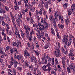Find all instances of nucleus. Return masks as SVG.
Wrapping results in <instances>:
<instances>
[{"label": "nucleus", "mask_w": 75, "mask_h": 75, "mask_svg": "<svg viewBox=\"0 0 75 75\" xmlns=\"http://www.w3.org/2000/svg\"><path fill=\"white\" fill-rule=\"evenodd\" d=\"M62 52H63L64 54L66 55H67V52H66L65 51V50L63 47H62Z\"/></svg>", "instance_id": "11"}, {"label": "nucleus", "mask_w": 75, "mask_h": 75, "mask_svg": "<svg viewBox=\"0 0 75 75\" xmlns=\"http://www.w3.org/2000/svg\"><path fill=\"white\" fill-rule=\"evenodd\" d=\"M10 48V47L8 46L6 48V51H8V50H9V48Z\"/></svg>", "instance_id": "54"}, {"label": "nucleus", "mask_w": 75, "mask_h": 75, "mask_svg": "<svg viewBox=\"0 0 75 75\" xmlns=\"http://www.w3.org/2000/svg\"><path fill=\"white\" fill-rule=\"evenodd\" d=\"M56 33L57 38H59V33L57 32V31Z\"/></svg>", "instance_id": "45"}, {"label": "nucleus", "mask_w": 75, "mask_h": 75, "mask_svg": "<svg viewBox=\"0 0 75 75\" xmlns=\"http://www.w3.org/2000/svg\"><path fill=\"white\" fill-rule=\"evenodd\" d=\"M29 68L31 71H33V64H31V65L29 67Z\"/></svg>", "instance_id": "23"}, {"label": "nucleus", "mask_w": 75, "mask_h": 75, "mask_svg": "<svg viewBox=\"0 0 75 75\" xmlns=\"http://www.w3.org/2000/svg\"><path fill=\"white\" fill-rule=\"evenodd\" d=\"M47 4H51V0H48V1H47Z\"/></svg>", "instance_id": "36"}, {"label": "nucleus", "mask_w": 75, "mask_h": 75, "mask_svg": "<svg viewBox=\"0 0 75 75\" xmlns=\"http://www.w3.org/2000/svg\"><path fill=\"white\" fill-rule=\"evenodd\" d=\"M2 24L3 26H4L5 25H6V22H5L4 21H2Z\"/></svg>", "instance_id": "43"}, {"label": "nucleus", "mask_w": 75, "mask_h": 75, "mask_svg": "<svg viewBox=\"0 0 75 75\" xmlns=\"http://www.w3.org/2000/svg\"><path fill=\"white\" fill-rule=\"evenodd\" d=\"M32 48L33 49V50L34 49V47H35V45L34 44V43H32V45H31Z\"/></svg>", "instance_id": "39"}, {"label": "nucleus", "mask_w": 75, "mask_h": 75, "mask_svg": "<svg viewBox=\"0 0 75 75\" xmlns=\"http://www.w3.org/2000/svg\"><path fill=\"white\" fill-rule=\"evenodd\" d=\"M4 7H5V10L6 11H8L10 10L9 9V8L7 6H4Z\"/></svg>", "instance_id": "19"}, {"label": "nucleus", "mask_w": 75, "mask_h": 75, "mask_svg": "<svg viewBox=\"0 0 75 75\" xmlns=\"http://www.w3.org/2000/svg\"><path fill=\"white\" fill-rule=\"evenodd\" d=\"M62 63L64 69H65V61H64V60H62Z\"/></svg>", "instance_id": "12"}, {"label": "nucleus", "mask_w": 75, "mask_h": 75, "mask_svg": "<svg viewBox=\"0 0 75 75\" xmlns=\"http://www.w3.org/2000/svg\"><path fill=\"white\" fill-rule=\"evenodd\" d=\"M34 52L35 53L37 56H38V55H39V53L38 52V50L35 51L34 50Z\"/></svg>", "instance_id": "26"}, {"label": "nucleus", "mask_w": 75, "mask_h": 75, "mask_svg": "<svg viewBox=\"0 0 75 75\" xmlns=\"http://www.w3.org/2000/svg\"><path fill=\"white\" fill-rule=\"evenodd\" d=\"M30 10H31V11H32L33 12H34V11H35V8L33 7V8L31 9Z\"/></svg>", "instance_id": "64"}, {"label": "nucleus", "mask_w": 75, "mask_h": 75, "mask_svg": "<svg viewBox=\"0 0 75 75\" xmlns=\"http://www.w3.org/2000/svg\"><path fill=\"white\" fill-rule=\"evenodd\" d=\"M3 13H4V14H6V10L2 8H0V13L1 14H3Z\"/></svg>", "instance_id": "5"}, {"label": "nucleus", "mask_w": 75, "mask_h": 75, "mask_svg": "<svg viewBox=\"0 0 75 75\" xmlns=\"http://www.w3.org/2000/svg\"><path fill=\"white\" fill-rule=\"evenodd\" d=\"M24 56L26 58H27V56L29 58H30V57H31L30 55V53L28 52L27 50H24Z\"/></svg>", "instance_id": "4"}, {"label": "nucleus", "mask_w": 75, "mask_h": 75, "mask_svg": "<svg viewBox=\"0 0 75 75\" xmlns=\"http://www.w3.org/2000/svg\"><path fill=\"white\" fill-rule=\"evenodd\" d=\"M8 34L9 35H12V32H11V31L9 30V31Z\"/></svg>", "instance_id": "42"}, {"label": "nucleus", "mask_w": 75, "mask_h": 75, "mask_svg": "<svg viewBox=\"0 0 75 75\" xmlns=\"http://www.w3.org/2000/svg\"><path fill=\"white\" fill-rule=\"evenodd\" d=\"M69 41L71 42L72 41V39L73 38V41L75 40V38L72 35L69 34Z\"/></svg>", "instance_id": "8"}, {"label": "nucleus", "mask_w": 75, "mask_h": 75, "mask_svg": "<svg viewBox=\"0 0 75 75\" xmlns=\"http://www.w3.org/2000/svg\"><path fill=\"white\" fill-rule=\"evenodd\" d=\"M51 67H48L47 69H46V66L44 65L42 67V69L44 71H49V72H50L51 70Z\"/></svg>", "instance_id": "3"}, {"label": "nucleus", "mask_w": 75, "mask_h": 75, "mask_svg": "<svg viewBox=\"0 0 75 75\" xmlns=\"http://www.w3.org/2000/svg\"><path fill=\"white\" fill-rule=\"evenodd\" d=\"M72 12L70 11L69 10L68 11V13L69 14V16H70Z\"/></svg>", "instance_id": "56"}, {"label": "nucleus", "mask_w": 75, "mask_h": 75, "mask_svg": "<svg viewBox=\"0 0 75 75\" xmlns=\"http://www.w3.org/2000/svg\"><path fill=\"white\" fill-rule=\"evenodd\" d=\"M14 7L15 10H17V9L18 10H19V7H18V6L17 5H16V6H15Z\"/></svg>", "instance_id": "27"}, {"label": "nucleus", "mask_w": 75, "mask_h": 75, "mask_svg": "<svg viewBox=\"0 0 75 75\" xmlns=\"http://www.w3.org/2000/svg\"><path fill=\"white\" fill-rule=\"evenodd\" d=\"M36 47L37 48H38V49H39L40 48V46H39V44H38V43H36Z\"/></svg>", "instance_id": "50"}, {"label": "nucleus", "mask_w": 75, "mask_h": 75, "mask_svg": "<svg viewBox=\"0 0 75 75\" xmlns=\"http://www.w3.org/2000/svg\"><path fill=\"white\" fill-rule=\"evenodd\" d=\"M69 42L68 43V45H67L68 47H69V45H70L71 44V42H72V41H71V40H69Z\"/></svg>", "instance_id": "37"}, {"label": "nucleus", "mask_w": 75, "mask_h": 75, "mask_svg": "<svg viewBox=\"0 0 75 75\" xmlns=\"http://www.w3.org/2000/svg\"><path fill=\"white\" fill-rule=\"evenodd\" d=\"M9 64L11 65V66H12L13 65H14V62H12L11 61H9Z\"/></svg>", "instance_id": "33"}, {"label": "nucleus", "mask_w": 75, "mask_h": 75, "mask_svg": "<svg viewBox=\"0 0 75 75\" xmlns=\"http://www.w3.org/2000/svg\"><path fill=\"white\" fill-rule=\"evenodd\" d=\"M52 64L53 65H54V58H52Z\"/></svg>", "instance_id": "38"}, {"label": "nucleus", "mask_w": 75, "mask_h": 75, "mask_svg": "<svg viewBox=\"0 0 75 75\" xmlns=\"http://www.w3.org/2000/svg\"><path fill=\"white\" fill-rule=\"evenodd\" d=\"M22 13L23 16L25 15V11L23 10L22 12Z\"/></svg>", "instance_id": "60"}, {"label": "nucleus", "mask_w": 75, "mask_h": 75, "mask_svg": "<svg viewBox=\"0 0 75 75\" xmlns=\"http://www.w3.org/2000/svg\"><path fill=\"white\" fill-rule=\"evenodd\" d=\"M64 47L65 50H66V52H67L68 51V49H67V46L65 45V44L64 45Z\"/></svg>", "instance_id": "48"}, {"label": "nucleus", "mask_w": 75, "mask_h": 75, "mask_svg": "<svg viewBox=\"0 0 75 75\" xmlns=\"http://www.w3.org/2000/svg\"><path fill=\"white\" fill-rule=\"evenodd\" d=\"M13 45L14 46H16V45H17V43L16 42H14L13 43Z\"/></svg>", "instance_id": "55"}, {"label": "nucleus", "mask_w": 75, "mask_h": 75, "mask_svg": "<svg viewBox=\"0 0 75 75\" xmlns=\"http://www.w3.org/2000/svg\"><path fill=\"white\" fill-rule=\"evenodd\" d=\"M61 15V13L60 12H58V11L55 12L54 13V17H58L59 16Z\"/></svg>", "instance_id": "6"}, {"label": "nucleus", "mask_w": 75, "mask_h": 75, "mask_svg": "<svg viewBox=\"0 0 75 75\" xmlns=\"http://www.w3.org/2000/svg\"><path fill=\"white\" fill-rule=\"evenodd\" d=\"M69 36L68 35H64V38L62 39L63 44H67L68 42V38H69Z\"/></svg>", "instance_id": "2"}, {"label": "nucleus", "mask_w": 75, "mask_h": 75, "mask_svg": "<svg viewBox=\"0 0 75 75\" xmlns=\"http://www.w3.org/2000/svg\"><path fill=\"white\" fill-rule=\"evenodd\" d=\"M3 47H0V54H4V52L3 51Z\"/></svg>", "instance_id": "20"}, {"label": "nucleus", "mask_w": 75, "mask_h": 75, "mask_svg": "<svg viewBox=\"0 0 75 75\" xmlns=\"http://www.w3.org/2000/svg\"><path fill=\"white\" fill-rule=\"evenodd\" d=\"M55 62L56 64H58V61L57 60V59H55Z\"/></svg>", "instance_id": "53"}, {"label": "nucleus", "mask_w": 75, "mask_h": 75, "mask_svg": "<svg viewBox=\"0 0 75 75\" xmlns=\"http://www.w3.org/2000/svg\"><path fill=\"white\" fill-rule=\"evenodd\" d=\"M41 21L42 23V24H43V23H44V20L43 18H42L41 19Z\"/></svg>", "instance_id": "57"}, {"label": "nucleus", "mask_w": 75, "mask_h": 75, "mask_svg": "<svg viewBox=\"0 0 75 75\" xmlns=\"http://www.w3.org/2000/svg\"><path fill=\"white\" fill-rule=\"evenodd\" d=\"M39 13L40 15H42V10H41V9H40Z\"/></svg>", "instance_id": "44"}, {"label": "nucleus", "mask_w": 75, "mask_h": 75, "mask_svg": "<svg viewBox=\"0 0 75 75\" xmlns=\"http://www.w3.org/2000/svg\"><path fill=\"white\" fill-rule=\"evenodd\" d=\"M14 58L15 59H17V54H14Z\"/></svg>", "instance_id": "62"}, {"label": "nucleus", "mask_w": 75, "mask_h": 75, "mask_svg": "<svg viewBox=\"0 0 75 75\" xmlns=\"http://www.w3.org/2000/svg\"><path fill=\"white\" fill-rule=\"evenodd\" d=\"M53 24L54 26V27H57V24L56 23V22H55V18H53Z\"/></svg>", "instance_id": "13"}, {"label": "nucleus", "mask_w": 75, "mask_h": 75, "mask_svg": "<svg viewBox=\"0 0 75 75\" xmlns=\"http://www.w3.org/2000/svg\"><path fill=\"white\" fill-rule=\"evenodd\" d=\"M15 52L16 53L15 54H18V51H17V48H15Z\"/></svg>", "instance_id": "49"}, {"label": "nucleus", "mask_w": 75, "mask_h": 75, "mask_svg": "<svg viewBox=\"0 0 75 75\" xmlns=\"http://www.w3.org/2000/svg\"><path fill=\"white\" fill-rule=\"evenodd\" d=\"M42 0V2H41V5L42 6V7L43 6L42 4H44V0Z\"/></svg>", "instance_id": "59"}, {"label": "nucleus", "mask_w": 75, "mask_h": 75, "mask_svg": "<svg viewBox=\"0 0 75 75\" xmlns=\"http://www.w3.org/2000/svg\"><path fill=\"white\" fill-rule=\"evenodd\" d=\"M14 63L15 64H16L17 65L18 64L19 65H20V64L18 63V62H17V61L16 60L14 61Z\"/></svg>", "instance_id": "32"}, {"label": "nucleus", "mask_w": 75, "mask_h": 75, "mask_svg": "<svg viewBox=\"0 0 75 75\" xmlns=\"http://www.w3.org/2000/svg\"><path fill=\"white\" fill-rule=\"evenodd\" d=\"M21 36L22 38H24L25 37V33H22L21 34Z\"/></svg>", "instance_id": "34"}, {"label": "nucleus", "mask_w": 75, "mask_h": 75, "mask_svg": "<svg viewBox=\"0 0 75 75\" xmlns=\"http://www.w3.org/2000/svg\"><path fill=\"white\" fill-rule=\"evenodd\" d=\"M69 68L70 69H73V68H74V66H73V65H72V64H71L69 66Z\"/></svg>", "instance_id": "29"}, {"label": "nucleus", "mask_w": 75, "mask_h": 75, "mask_svg": "<svg viewBox=\"0 0 75 75\" xmlns=\"http://www.w3.org/2000/svg\"><path fill=\"white\" fill-rule=\"evenodd\" d=\"M54 48L56 49L55 50V53H54L55 56L57 57H60L61 55V53H60L59 50V48L57 47V46H55Z\"/></svg>", "instance_id": "1"}, {"label": "nucleus", "mask_w": 75, "mask_h": 75, "mask_svg": "<svg viewBox=\"0 0 75 75\" xmlns=\"http://www.w3.org/2000/svg\"><path fill=\"white\" fill-rule=\"evenodd\" d=\"M13 25H14V28H16V30L15 31V32H17V31L18 30L17 28V26H16V24H13Z\"/></svg>", "instance_id": "28"}, {"label": "nucleus", "mask_w": 75, "mask_h": 75, "mask_svg": "<svg viewBox=\"0 0 75 75\" xmlns=\"http://www.w3.org/2000/svg\"><path fill=\"white\" fill-rule=\"evenodd\" d=\"M8 72H9V73H10V72H13V71L12 70H11L10 69H8Z\"/></svg>", "instance_id": "63"}, {"label": "nucleus", "mask_w": 75, "mask_h": 75, "mask_svg": "<svg viewBox=\"0 0 75 75\" xmlns=\"http://www.w3.org/2000/svg\"><path fill=\"white\" fill-rule=\"evenodd\" d=\"M46 66L48 67H51V64L50 63H49L46 65Z\"/></svg>", "instance_id": "46"}, {"label": "nucleus", "mask_w": 75, "mask_h": 75, "mask_svg": "<svg viewBox=\"0 0 75 75\" xmlns=\"http://www.w3.org/2000/svg\"><path fill=\"white\" fill-rule=\"evenodd\" d=\"M22 67H18L17 68V69H18L19 71H22Z\"/></svg>", "instance_id": "30"}, {"label": "nucleus", "mask_w": 75, "mask_h": 75, "mask_svg": "<svg viewBox=\"0 0 75 75\" xmlns=\"http://www.w3.org/2000/svg\"><path fill=\"white\" fill-rule=\"evenodd\" d=\"M68 4L67 3H65L63 5V8H66L67 7V6H68Z\"/></svg>", "instance_id": "25"}, {"label": "nucleus", "mask_w": 75, "mask_h": 75, "mask_svg": "<svg viewBox=\"0 0 75 75\" xmlns=\"http://www.w3.org/2000/svg\"><path fill=\"white\" fill-rule=\"evenodd\" d=\"M67 71L68 74H69V73H71V70H70V68H69V67H67Z\"/></svg>", "instance_id": "31"}, {"label": "nucleus", "mask_w": 75, "mask_h": 75, "mask_svg": "<svg viewBox=\"0 0 75 75\" xmlns=\"http://www.w3.org/2000/svg\"><path fill=\"white\" fill-rule=\"evenodd\" d=\"M68 55L73 57L74 56V54L72 53H70L69 54H68Z\"/></svg>", "instance_id": "40"}, {"label": "nucleus", "mask_w": 75, "mask_h": 75, "mask_svg": "<svg viewBox=\"0 0 75 75\" xmlns=\"http://www.w3.org/2000/svg\"><path fill=\"white\" fill-rule=\"evenodd\" d=\"M10 52H11V53L13 54V52H15V49L12 48L11 49Z\"/></svg>", "instance_id": "24"}, {"label": "nucleus", "mask_w": 75, "mask_h": 75, "mask_svg": "<svg viewBox=\"0 0 75 75\" xmlns=\"http://www.w3.org/2000/svg\"><path fill=\"white\" fill-rule=\"evenodd\" d=\"M6 27L8 28V29H9L10 26H9V25H8V23H6Z\"/></svg>", "instance_id": "52"}, {"label": "nucleus", "mask_w": 75, "mask_h": 75, "mask_svg": "<svg viewBox=\"0 0 75 75\" xmlns=\"http://www.w3.org/2000/svg\"><path fill=\"white\" fill-rule=\"evenodd\" d=\"M33 60L34 61L35 63V64H37V60H36V59L35 58H33Z\"/></svg>", "instance_id": "51"}, {"label": "nucleus", "mask_w": 75, "mask_h": 75, "mask_svg": "<svg viewBox=\"0 0 75 75\" xmlns=\"http://www.w3.org/2000/svg\"><path fill=\"white\" fill-rule=\"evenodd\" d=\"M51 30H52L51 31V33L53 35L55 36V33L54 32V29L52 28Z\"/></svg>", "instance_id": "18"}, {"label": "nucleus", "mask_w": 75, "mask_h": 75, "mask_svg": "<svg viewBox=\"0 0 75 75\" xmlns=\"http://www.w3.org/2000/svg\"><path fill=\"white\" fill-rule=\"evenodd\" d=\"M17 58L18 61H21L22 59L23 60V59H24L23 57L20 56V55H18L17 56Z\"/></svg>", "instance_id": "7"}, {"label": "nucleus", "mask_w": 75, "mask_h": 75, "mask_svg": "<svg viewBox=\"0 0 75 75\" xmlns=\"http://www.w3.org/2000/svg\"><path fill=\"white\" fill-rule=\"evenodd\" d=\"M58 26L60 28H62V29H63L64 28V26L63 25H60V24H59L58 25Z\"/></svg>", "instance_id": "17"}, {"label": "nucleus", "mask_w": 75, "mask_h": 75, "mask_svg": "<svg viewBox=\"0 0 75 75\" xmlns=\"http://www.w3.org/2000/svg\"><path fill=\"white\" fill-rule=\"evenodd\" d=\"M29 39L30 41H31L33 40L32 39V36L30 35L29 38Z\"/></svg>", "instance_id": "47"}, {"label": "nucleus", "mask_w": 75, "mask_h": 75, "mask_svg": "<svg viewBox=\"0 0 75 75\" xmlns=\"http://www.w3.org/2000/svg\"><path fill=\"white\" fill-rule=\"evenodd\" d=\"M54 66L53 67V69H54V70H55V71H57V67H56V66L55 65H54Z\"/></svg>", "instance_id": "41"}, {"label": "nucleus", "mask_w": 75, "mask_h": 75, "mask_svg": "<svg viewBox=\"0 0 75 75\" xmlns=\"http://www.w3.org/2000/svg\"><path fill=\"white\" fill-rule=\"evenodd\" d=\"M65 21L66 23V25H68V24L69 23L70 21L69 19L68 18H67L66 19H65Z\"/></svg>", "instance_id": "10"}, {"label": "nucleus", "mask_w": 75, "mask_h": 75, "mask_svg": "<svg viewBox=\"0 0 75 75\" xmlns=\"http://www.w3.org/2000/svg\"><path fill=\"white\" fill-rule=\"evenodd\" d=\"M12 61V62H14V59L13 57H12L11 58V61Z\"/></svg>", "instance_id": "58"}, {"label": "nucleus", "mask_w": 75, "mask_h": 75, "mask_svg": "<svg viewBox=\"0 0 75 75\" xmlns=\"http://www.w3.org/2000/svg\"><path fill=\"white\" fill-rule=\"evenodd\" d=\"M30 23H31L32 24H33L34 23V20L33 19V18L30 17Z\"/></svg>", "instance_id": "16"}, {"label": "nucleus", "mask_w": 75, "mask_h": 75, "mask_svg": "<svg viewBox=\"0 0 75 75\" xmlns=\"http://www.w3.org/2000/svg\"><path fill=\"white\" fill-rule=\"evenodd\" d=\"M71 10L72 11H74L75 10V4H73L71 6Z\"/></svg>", "instance_id": "9"}, {"label": "nucleus", "mask_w": 75, "mask_h": 75, "mask_svg": "<svg viewBox=\"0 0 75 75\" xmlns=\"http://www.w3.org/2000/svg\"><path fill=\"white\" fill-rule=\"evenodd\" d=\"M44 5L45 6V7L46 9H48V4L47 2H45L44 4Z\"/></svg>", "instance_id": "14"}, {"label": "nucleus", "mask_w": 75, "mask_h": 75, "mask_svg": "<svg viewBox=\"0 0 75 75\" xmlns=\"http://www.w3.org/2000/svg\"><path fill=\"white\" fill-rule=\"evenodd\" d=\"M12 18V22L13 23V24H14L16 23H15V21L16 20L15 19V18H14V17L13 16V17H12L11 18Z\"/></svg>", "instance_id": "15"}, {"label": "nucleus", "mask_w": 75, "mask_h": 75, "mask_svg": "<svg viewBox=\"0 0 75 75\" xmlns=\"http://www.w3.org/2000/svg\"><path fill=\"white\" fill-rule=\"evenodd\" d=\"M27 28L28 30L30 31V27H28V25H26Z\"/></svg>", "instance_id": "61"}, {"label": "nucleus", "mask_w": 75, "mask_h": 75, "mask_svg": "<svg viewBox=\"0 0 75 75\" xmlns=\"http://www.w3.org/2000/svg\"><path fill=\"white\" fill-rule=\"evenodd\" d=\"M46 58L47 59H48V61H51V59L50 57H49L48 55L46 56Z\"/></svg>", "instance_id": "22"}, {"label": "nucleus", "mask_w": 75, "mask_h": 75, "mask_svg": "<svg viewBox=\"0 0 75 75\" xmlns=\"http://www.w3.org/2000/svg\"><path fill=\"white\" fill-rule=\"evenodd\" d=\"M25 67H29V64L27 62H25Z\"/></svg>", "instance_id": "35"}, {"label": "nucleus", "mask_w": 75, "mask_h": 75, "mask_svg": "<svg viewBox=\"0 0 75 75\" xmlns=\"http://www.w3.org/2000/svg\"><path fill=\"white\" fill-rule=\"evenodd\" d=\"M44 21L43 23L44 24V25H47L48 23H47V22L46 21V18H44Z\"/></svg>", "instance_id": "21"}]
</instances>
